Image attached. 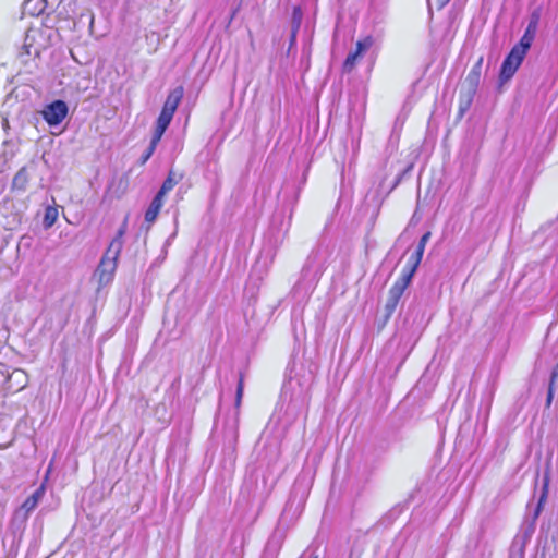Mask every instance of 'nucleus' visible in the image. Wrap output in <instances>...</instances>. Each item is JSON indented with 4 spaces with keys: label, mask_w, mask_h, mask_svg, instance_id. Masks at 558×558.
Wrapping results in <instances>:
<instances>
[{
    "label": "nucleus",
    "mask_w": 558,
    "mask_h": 558,
    "mask_svg": "<svg viewBox=\"0 0 558 558\" xmlns=\"http://www.w3.org/2000/svg\"><path fill=\"white\" fill-rule=\"evenodd\" d=\"M329 255L328 245L322 242L318 243L307 256L301 270V279L295 284V289L301 288L303 284L306 286V289L312 288L323 275Z\"/></svg>",
    "instance_id": "1"
},
{
    "label": "nucleus",
    "mask_w": 558,
    "mask_h": 558,
    "mask_svg": "<svg viewBox=\"0 0 558 558\" xmlns=\"http://www.w3.org/2000/svg\"><path fill=\"white\" fill-rule=\"evenodd\" d=\"M125 230L126 222H124L117 231L116 236L111 240L96 269V276L99 277L100 284H107L112 280L113 274L117 269L118 258L123 247Z\"/></svg>",
    "instance_id": "2"
},
{
    "label": "nucleus",
    "mask_w": 558,
    "mask_h": 558,
    "mask_svg": "<svg viewBox=\"0 0 558 558\" xmlns=\"http://www.w3.org/2000/svg\"><path fill=\"white\" fill-rule=\"evenodd\" d=\"M546 500V487L544 488V492L542 493L537 504L533 508V510H529L527 513L524 517V520L521 524L519 533L515 535L513 542L514 547L519 545V551H520V558L524 556L525 547L530 543L535 529H536V522L537 519L542 512L543 505ZM527 509H531L530 506H527Z\"/></svg>",
    "instance_id": "3"
},
{
    "label": "nucleus",
    "mask_w": 558,
    "mask_h": 558,
    "mask_svg": "<svg viewBox=\"0 0 558 558\" xmlns=\"http://www.w3.org/2000/svg\"><path fill=\"white\" fill-rule=\"evenodd\" d=\"M527 51L522 50L520 47L514 45L508 56L505 58L501 69H500V80L501 81H508L510 80L519 66L521 65L524 57L526 56Z\"/></svg>",
    "instance_id": "4"
},
{
    "label": "nucleus",
    "mask_w": 558,
    "mask_h": 558,
    "mask_svg": "<svg viewBox=\"0 0 558 558\" xmlns=\"http://www.w3.org/2000/svg\"><path fill=\"white\" fill-rule=\"evenodd\" d=\"M410 282L411 280H409L408 277L404 278L401 276L390 288L384 308L385 320H388L395 313L397 305Z\"/></svg>",
    "instance_id": "5"
},
{
    "label": "nucleus",
    "mask_w": 558,
    "mask_h": 558,
    "mask_svg": "<svg viewBox=\"0 0 558 558\" xmlns=\"http://www.w3.org/2000/svg\"><path fill=\"white\" fill-rule=\"evenodd\" d=\"M68 112L69 108L65 101L54 100L44 108L41 114L44 120L50 126H57L64 120V118L68 116Z\"/></svg>",
    "instance_id": "6"
},
{
    "label": "nucleus",
    "mask_w": 558,
    "mask_h": 558,
    "mask_svg": "<svg viewBox=\"0 0 558 558\" xmlns=\"http://www.w3.org/2000/svg\"><path fill=\"white\" fill-rule=\"evenodd\" d=\"M46 488L40 485L36 488L31 496L22 504V506L14 512V520L25 523L29 513L38 506L39 501L44 498Z\"/></svg>",
    "instance_id": "7"
},
{
    "label": "nucleus",
    "mask_w": 558,
    "mask_h": 558,
    "mask_svg": "<svg viewBox=\"0 0 558 558\" xmlns=\"http://www.w3.org/2000/svg\"><path fill=\"white\" fill-rule=\"evenodd\" d=\"M374 44V40L371 36L365 37L362 40H359L356 43V49L354 51H351L342 65V71L344 73H350L354 69L356 62L362 58L364 52H366Z\"/></svg>",
    "instance_id": "8"
},
{
    "label": "nucleus",
    "mask_w": 558,
    "mask_h": 558,
    "mask_svg": "<svg viewBox=\"0 0 558 558\" xmlns=\"http://www.w3.org/2000/svg\"><path fill=\"white\" fill-rule=\"evenodd\" d=\"M483 58H480L468 73L462 87L465 89L468 97L471 99L480 86L482 73Z\"/></svg>",
    "instance_id": "9"
},
{
    "label": "nucleus",
    "mask_w": 558,
    "mask_h": 558,
    "mask_svg": "<svg viewBox=\"0 0 558 558\" xmlns=\"http://www.w3.org/2000/svg\"><path fill=\"white\" fill-rule=\"evenodd\" d=\"M286 538V531L281 527H277L271 536L269 537L266 547L265 554L271 558L277 557L279 550Z\"/></svg>",
    "instance_id": "10"
},
{
    "label": "nucleus",
    "mask_w": 558,
    "mask_h": 558,
    "mask_svg": "<svg viewBox=\"0 0 558 558\" xmlns=\"http://www.w3.org/2000/svg\"><path fill=\"white\" fill-rule=\"evenodd\" d=\"M31 180V168L27 166L22 167L14 175L12 180V191L23 193L26 191L28 182Z\"/></svg>",
    "instance_id": "11"
},
{
    "label": "nucleus",
    "mask_w": 558,
    "mask_h": 558,
    "mask_svg": "<svg viewBox=\"0 0 558 558\" xmlns=\"http://www.w3.org/2000/svg\"><path fill=\"white\" fill-rule=\"evenodd\" d=\"M423 254H424V251L420 248H415V252L410 256L405 267L403 268L402 270V274L401 276L407 278L409 280H412L414 274L416 272V269L422 260V257H423Z\"/></svg>",
    "instance_id": "12"
},
{
    "label": "nucleus",
    "mask_w": 558,
    "mask_h": 558,
    "mask_svg": "<svg viewBox=\"0 0 558 558\" xmlns=\"http://www.w3.org/2000/svg\"><path fill=\"white\" fill-rule=\"evenodd\" d=\"M183 94H184V90H183L182 86H178L174 89H172L169 93V95L163 104L162 109L174 114L177 111V108L183 97Z\"/></svg>",
    "instance_id": "13"
},
{
    "label": "nucleus",
    "mask_w": 558,
    "mask_h": 558,
    "mask_svg": "<svg viewBox=\"0 0 558 558\" xmlns=\"http://www.w3.org/2000/svg\"><path fill=\"white\" fill-rule=\"evenodd\" d=\"M173 116L174 114H172L163 109L161 110V112L157 119V122H156V128H155L153 137H155L156 140H159V141L161 140L163 133L166 132L169 124L171 123Z\"/></svg>",
    "instance_id": "14"
},
{
    "label": "nucleus",
    "mask_w": 558,
    "mask_h": 558,
    "mask_svg": "<svg viewBox=\"0 0 558 558\" xmlns=\"http://www.w3.org/2000/svg\"><path fill=\"white\" fill-rule=\"evenodd\" d=\"M308 399L310 397L307 387L306 389H302L301 392L294 399H291L287 410L292 411L293 413L296 414L298 412L307 407Z\"/></svg>",
    "instance_id": "15"
},
{
    "label": "nucleus",
    "mask_w": 558,
    "mask_h": 558,
    "mask_svg": "<svg viewBox=\"0 0 558 558\" xmlns=\"http://www.w3.org/2000/svg\"><path fill=\"white\" fill-rule=\"evenodd\" d=\"M183 179V174H177L173 170H170L168 177L163 181L160 190L157 195L160 197H165L168 192H170L181 180Z\"/></svg>",
    "instance_id": "16"
},
{
    "label": "nucleus",
    "mask_w": 558,
    "mask_h": 558,
    "mask_svg": "<svg viewBox=\"0 0 558 558\" xmlns=\"http://www.w3.org/2000/svg\"><path fill=\"white\" fill-rule=\"evenodd\" d=\"M162 205H163V198L156 194L155 197L153 198L149 207L147 208V210L145 213V220L147 222H154L156 220Z\"/></svg>",
    "instance_id": "17"
},
{
    "label": "nucleus",
    "mask_w": 558,
    "mask_h": 558,
    "mask_svg": "<svg viewBox=\"0 0 558 558\" xmlns=\"http://www.w3.org/2000/svg\"><path fill=\"white\" fill-rule=\"evenodd\" d=\"M537 29L536 27L534 26H530L527 25L525 31H524V34L523 36L521 37V39L519 40L518 44H515L518 47H520L522 50H525V51H529V49L531 48L535 37H536V34H537Z\"/></svg>",
    "instance_id": "18"
},
{
    "label": "nucleus",
    "mask_w": 558,
    "mask_h": 558,
    "mask_svg": "<svg viewBox=\"0 0 558 558\" xmlns=\"http://www.w3.org/2000/svg\"><path fill=\"white\" fill-rule=\"evenodd\" d=\"M58 219V209L53 206H48L45 209V215L43 219V225L45 229L51 228Z\"/></svg>",
    "instance_id": "19"
},
{
    "label": "nucleus",
    "mask_w": 558,
    "mask_h": 558,
    "mask_svg": "<svg viewBox=\"0 0 558 558\" xmlns=\"http://www.w3.org/2000/svg\"><path fill=\"white\" fill-rule=\"evenodd\" d=\"M15 379L19 384L17 390L24 388L27 384L26 373L22 369H14L12 374L9 376V380Z\"/></svg>",
    "instance_id": "20"
},
{
    "label": "nucleus",
    "mask_w": 558,
    "mask_h": 558,
    "mask_svg": "<svg viewBox=\"0 0 558 558\" xmlns=\"http://www.w3.org/2000/svg\"><path fill=\"white\" fill-rule=\"evenodd\" d=\"M158 143H159V140H156L155 137H151L149 146L147 147V149L145 150V153L142 155V157L140 159V163L141 165H145L148 161V159L154 154Z\"/></svg>",
    "instance_id": "21"
},
{
    "label": "nucleus",
    "mask_w": 558,
    "mask_h": 558,
    "mask_svg": "<svg viewBox=\"0 0 558 558\" xmlns=\"http://www.w3.org/2000/svg\"><path fill=\"white\" fill-rule=\"evenodd\" d=\"M301 16H302V13H301L300 8H294V10H293V27H292V36H291L292 40L295 39L298 29L300 27Z\"/></svg>",
    "instance_id": "22"
},
{
    "label": "nucleus",
    "mask_w": 558,
    "mask_h": 558,
    "mask_svg": "<svg viewBox=\"0 0 558 558\" xmlns=\"http://www.w3.org/2000/svg\"><path fill=\"white\" fill-rule=\"evenodd\" d=\"M541 16H542V10L541 8H536L534 9L530 15H529V22H527V25L530 26H534L536 28H538V25H539V21H541Z\"/></svg>",
    "instance_id": "23"
},
{
    "label": "nucleus",
    "mask_w": 558,
    "mask_h": 558,
    "mask_svg": "<svg viewBox=\"0 0 558 558\" xmlns=\"http://www.w3.org/2000/svg\"><path fill=\"white\" fill-rule=\"evenodd\" d=\"M243 388H244L243 377L240 376L239 381H238V386H236L235 407H240V404H241V400H242V397H243Z\"/></svg>",
    "instance_id": "24"
},
{
    "label": "nucleus",
    "mask_w": 558,
    "mask_h": 558,
    "mask_svg": "<svg viewBox=\"0 0 558 558\" xmlns=\"http://www.w3.org/2000/svg\"><path fill=\"white\" fill-rule=\"evenodd\" d=\"M430 236H432L430 231L425 232L422 235V238L420 239V242L416 247L420 248V251L421 250L425 251V246H426L427 242L429 241Z\"/></svg>",
    "instance_id": "25"
},
{
    "label": "nucleus",
    "mask_w": 558,
    "mask_h": 558,
    "mask_svg": "<svg viewBox=\"0 0 558 558\" xmlns=\"http://www.w3.org/2000/svg\"><path fill=\"white\" fill-rule=\"evenodd\" d=\"M554 389H555V386H551V383H549L547 397H546V408H549L551 405V402L554 399Z\"/></svg>",
    "instance_id": "26"
},
{
    "label": "nucleus",
    "mask_w": 558,
    "mask_h": 558,
    "mask_svg": "<svg viewBox=\"0 0 558 558\" xmlns=\"http://www.w3.org/2000/svg\"><path fill=\"white\" fill-rule=\"evenodd\" d=\"M558 379V363L555 365V367L551 371L549 383H551V386L556 385V381Z\"/></svg>",
    "instance_id": "27"
},
{
    "label": "nucleus",
    "mask_w": 558,
    "mask_h": 558,
    "mask_svg": "<svg viewBox=\"0 0 558 558\" xmlns=\"http://www.w3.org/2000/svg\"><path fill=\"white\" fill-rule=\"evenodd\" d=\"M450 0H436L438 9H442Z\"/></svg>",
    "instance_id": "28"
},
{
    "label": "nucleus",
    "mask_w": 558,
    "mask_h": 558,
    "mask_svg": "<svg viewBox=\"0 0 558 558\" xmlns=\"http://www.w3.org/2000/svg\"><path fill=\"white\" fill-rule=\"evenodd\" d=\"M301 558H318V556L315 555L314 553H305L302 555Z\"/></svg>",
    "instance_id": "29"
}]
</instances>
